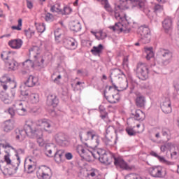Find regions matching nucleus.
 <instances>
[{
	"label": "nucleus",
	"instance_id": "f257e3e1",
	"mask_svg": "<svg viewBox=\"0 0 179 179\" xmlns=\"http://www.w3.org/2000/svg\"><path fill=\"white\" fill-rule=\"evenodd\" d=\"M129 6L131 8H138L140 10L144 12V13L148 14V12H150L149 9L145 7V2L141 0H120L119 5L115 6V10L110 13H114L115 17L117 20L122 19L120 12H124L127 9H129Z\"/></svg>",
	"mask_w": 179,
	"mask_h": 179
},
{
	"label": "nucleus",
	"instance_id": "f03ea898",
	"mask_svg": "<svg viewBox=\"0 0 179 179\" xmlns=\"http://www.w3.org/2000/svg\"><path fill=\"white\" fill-rule=\"evenodd\" d=\"M79 136L85 148L96 149L100 145V136L93 129L86 131L85 129H81Z\"/></svg>",
	"mask_w": 179,
	"mask_h": 179
},
{
	"label": "nucleus",
	"instance_id": "7ed1b4c3",
	"mask_svg": "<svg viewBox=\"0 0 179 179\" xmlns=\"http://www.w3.org/2000/svg\"><path fill=\"white\" fill-rule=\"evenodd\" d=\"M172 58L173 53L170 50L160 48L157 53L156 60L159 65L166 66L170 64Z\"/></svg>",
	"mask_w": 179,
	"mask_h": 179
},
{
	"label": "nucleus",
	"instance_id": "20e7f679",
	"mask_svg": "<svg viewBox=\"0 0 179 179\" xmlns=\"http://www.w3.org/2000/svg\"><path fill=\"white\" fill-rule=\"evenodd\" d=\"M0 86L6 92L8 89H15L17 84L15 80H12L9 76V74H4L0 78Z\"/></svg>",
	"mask_w": 179,
	"mask_h": 179
},
{
	"label": "nucleus",
	"instance_id": "39448f33",
	"mask_svg": "<svg viewBox=\"0 0 179 179\" xmlns=\"http://www.w3.org/2000/svg\"><path fill=\"white\" fill-rule=\"evenodd\" d=\"M91 155L94 159H99L103 164H111L113 162V155H107L105 150H99L96 153L91 152Z\"/></svg>",
	"mask_w": 179,
	"mask_h": 179
},
{
	"label": "nucleus",
	"instance_id": "423d86ee",
	"mask_svg": "<svg viewBox=\"0 0 179 179\" xmlns=\"http://www.w3.org/2000/svg\"><path fill=\"white\" fill-rule=\"evenodd\" d=\"M137 33L141 36L138 41L143 44H149L150 43V29L148 27H140Z\"/></svg>",
	"mask_w": 179,
	"mask_h": 179
},
{
	"label": "nucleus",
	"instance_id": "0eeeda50",
	"mask_svg": "<svg viewBox=\"0 0 179 179\" xmlns=\"http://www.w3.org/2000/svg\"><path fill=\"white\" fill-rule=\"evenodd\" d=\"M136 73L137 78L141 80H146L149 78V68L144 63L139 62L137 64Z\"/></svg>",
	"mask_w": 179,
	"mask_h": 179
},
{
	"label": "nucleus",
	"instance_id": "6e6552de",
	"mask_svg": "<svg viewBox=\"0 0 179 179\" xmlns=\"http://www.w3.org/2000/svg\"><path fill=\"white\" fill-rule=\"evenodd\" d=\"M112 85L113 86H110L108 88L109 92H113V90L115 92H124V90L128 89V80L124 78L117 80L116 82L113 83Z\"/></svg>",
	"mask_w": 179,
	"mask_h": 179
},
{
	"label": "nucleus",
	"instance_id": "1a4fd4ad",
	"mask_svg": "<svg viewBox=\"0 0 179 179\" xmlns=\"http://www.w3.org/2000/svg\"><path fill=\"white\" fill-rule=\"evenodd\" d=\"M27 131L29 133V138L31 139H40L44 135L43 129L36 128L34 123H29V127Z\"/></svg>",
	"mask_w": 179,
	"mask_h": 179
},
{
	"label": "nucleus",
	"instance_id": "9d476101",
	"mask_svg": "<svg viewBox=\"0 0 179 179\" xmlns=\"http://www.w3.org/2000/svg\"><path fill=\"white\" fill-rule=\"evenodd\" d=\"M106 134L105 138H103L105 145L106 146H114L117 143L115 138L113 137L114 135V128L108 127L106 129Z\"/></svg>",
	"mask_w": 179,
	"mask_h": 179
},
{
	"label": "nucleus",
	"instance_id": "9b49d317",
	"mask_svg": "<svg viewBox=\"0 0 179 179\" xmlns=\"http://www.w3.org/2000/svg\"><path fill=\"white\" fill-rule=\"evenodd\" d=\"M114 160V164L116 167H120V169H122V170H127L128 171H131L133 169H135V166L128 165L127 162L124 160V159L120 157H116L115 155H113L112 162Z\"/></svg>",
	"mask_w": 179,
	"mask_h": 179
},
{
	"label": "nucleus",
	"instance_id": "f8f14e48",
	"mask_svg": "<svg viewBox=\"0 0 179 179\" xmlns=\"http://www.w3.org/2000/svg\"><path fill=\"white\" fill-rule=\"evenodd\" d=\"M36 176L37 177H39V178L42 179H51V177H52V173L51 172V169L42 165L38 167V169L36 171Z\"/></svg>",
	"mask_w": 179,
	"mask_h": 179
},
{
	"label": "nucleus",
	"instance_id": "ddd939ff",
	"mask_svg": "<svg viewBox=\"0 0 179 179\" xmlns=\"http://www.w3.org/2000/svg\"><path fill=\"white\" fill-rule=\"evenodd\" d=\"M29 128V122H27L24 126V129H16L15 130V139L19 141H24L26 136H29L30 138V133L27 131Z\"/></svg>",
	"mask_w": 179,
	"mask_h": 179
},
{
	"label": "nucleus",
	"instance_id": "4468645a",
	"mask_svg": "<svg viewBox=\"0 0 179 179\" xmlns=\"http://www.w3.org/2000/svg\"><path fill=\"white\" fill-rule=\"evenodd\" d=\"M150 174L155 178H163L166 176V172L163 174V167L162 166H155L150 168Z\"/></svg>",
	"mask_w": 179,
	"mask_h": 179
},
{
	"label": "nucleus",
	"instance_id": "2eb2a0df",
	"mask_svg": "<svg viewBox=\"0 0 179 179\" xmlns=\"http://www.w3.org/2000/svg\"><path fill=\"white\" fill-rule=\"evenodd\" d=\"M122 76H125V74H124V72L121 71L120 69H114L111 71L110 78V82L113 85V83H115L117 80H120V79H122Z\"/></svg>",
	"mask_w": 179,
	"mask_h": 179
},
{
	"label": "nucleus",
	"instance_id": "dca6fc26",
	"mask_svg": "<svg viewBox=\"0 0 179 179\" xmlns=\"http://www.w3.org/2000/svg\"><path fill=\"white\" fill-rule=\"evenodd\" d=\"M54 138L56 143H57L59 146L65 147L68 145V138L65 134L59 132L55 135Z\"/></svg>",
	"mask_w": 179,
	"mask_h": 179
},
{
	"label": "nucleus",
	"instance_id": "f3484780",
	"mask_svg": "<svg viewBox=\"0 0 179 179\" xmlns=\"http://www.w3.org/2000/svg\"><path fill=\"white\" fill-rule=\"evenodd\" d=\"M63 44L67 50H76L78 48V42L73 38H64Z\"/></svg>",
	"mask_w": 179,
	"mask_h": 179
},
{
	"label": "nucleus",
	"instance_id": "a211bd4d",
	"mask_svg": "<svg viewBox=\"0 0 179 179\" xmlns=\"http://www.w3.org/2000/svg\"><path fill=\"white\" fill-rule=\"evenodd\" d=\"M12 150H14L15 153V157H17V160L15 161V164H13L14 167V171H17L19 169V165L20 164V155H24V149L19 148L16 149L13 147H11Z\"/></svg>",
	"mask_w": 179,
	"mask_h": 179
},
{
	"label": "nucleus",
	"instance_id": "6ab92c4d",
	"mask_svg": "<svg viewBox=\"0 0 179 179\" xmlns=\"http://www.w3.org/2000/svg\"><path fill=\"white\" fill-rule=\"evenodd\" d=\"M46 104L49 107H57L58 104H59V99L57 95L50 94L47 96Z\"/></svg>",
	"mask_w": 179,
	"mask_h": 179
},
{
	"label": "nucleus",
	"instance_id": "aec40b11",
	"mask_svg": "<svg viewBox=\"0 0 179 179\" xmlns=\"http://www.w3.org/2000/svg\"><path fill=\"white\" fill-rule=\"evenodd\" d=\"M108 95H106L107 94V90H104L103 91V96L106 99V100H108V103H110V104H115V103H117V101H118V100H120V97L115 98L114 99L115 96H114V93H113V92H115L114 90L112 91H109L108 90Z\"/></svg>",
	"mask_w": 179,
	"mask_h": 179
},
{
	"label": "nucleus",
	"instance_id": "412c9836",
	"mask_svg": "<svg viewBox=\"0 0 179 179\" xmlns=\"http://www.w3.org/2000/svg\"><path fill=\"white\" fill-rule=\"evenodd\" d=\"M39 122L41 124V127H43V132L46 134H52V130H51V123L48 119H41Z\"/></svg>",
	"mask_w": 179,
	"mask_h": 179
},
{
	"label": "nucleus",
	"instance_id": "4be33fe9",
	"mask_svg": "<svg viewBox=\"0 0 179 179\" xmlns=\"http://www.w3.org/2000/svg\"><path fill=\"white\" fill-rule=\"evenodd\" d=\"M161 108L164 114H170V113H171V102L169 98H166L162 103L161 105Z\"/></svg>",
	"mask_w": 179,
	"mask_h": 179
},
{
	"label": "nucleus",
	"instance_id": "5701e85b",
	"mask_svg": "<svg viewBox=\"0 0 179 179\" xmlns=\"http://www.w3.org/2000/svg\"><path fill=\"white\" fill-rule=\"evenodd\" d=\"M131 115L136 121L142 122L144 121L145 118H146V115L141 109H136L134 113H131Z\"/></svg>",
	"mask_w": 179,
	"mask_h": 179
},
{
	"label": "nucleus",
	"instance_id": "b1692460",
	"mask_svg": "<svg viewBox=\"0 0 179 179\" xmlns=\"http://www.w3.org/2000/svg\"><path fill=\"white\" fill-rule=\"evenodd\" d=\"M8 45L11 48L19 50V48H21L22 45H23V41L20 38L13 39L8 42Z\"/></svg>",
	"mask_w": 179,
	"mask_h": 179
},
{
	"label": "nucleus",
	"instance_id": "393cba45",
	"mask_svg": "<svg viewBox=\"0 0 179 179\" xmlns=\"http://www.w3.org/2000/svg\"><path fill=\"white\" fill-rule=\"evenodd\" d=\"M29 164L27 165V169H26V164H27L26 162L24 164V167L25 169V171L28 174H31V173H34L37 165H36V162H34V161H33L32 159H29Z\"/></svg>",
	"mask_w": 179,
	"mask_h": 179
},
{
	"label": "nucleus",
	"instance_id": "a878e982",
	"mask_svg": "<svg viewBox=\"0 0 179 179\" xmlns=\"http://www.w3.org/2000/svg\"><path fill=\"white\" fill-rule=\"evenodd\" d=\"M162 27L166 33H169L173 29V20H171V18H165L162 22Z\"/></svg>",
	"mask_w": 179,
	"mask_h": 179
},
{
	"label": "nucleus",
	"instance_id": "bb28decb",
	"mask_svg": "<svg viewBox=\"0 0 179 179\" xmlns=\"http://www.w3.org/2000/svg\"><path fill=\"white\" fill-rule=\"evenodd\" d=\"M103 50H104V46L102 44H99L98 46H94L91 50V52L92 55L100 57L103 54Z\"/></svg>",
	"mask_w": 179,
	"mask_h": 179
},
{
	"label": "nucleus",
	"instance_id": "cd10ccee",
	"mask_svg": "<svg viewBox=\"0 0 179 179\" xmlns=\"http://www.w3.org/2000/svg\"><path fill=\"white\" fill-rule=\"evenodd\" d=\"M13 107L15 108V111L18 115H24L26 113H27V110L24 107H23V103L20 102L18 106L13 105Z\"/></svg>",
	"mask_w": 179,
	"mask_h": 179
},
{
	"label": "nucleus",
	"instance_id": "c85d7f7f",
	"mask_svg": "<svg viewBox=\"0 0 179 179\" xmlns=\"http://www.w3.org/2000/svg\"><path fill=\"white\" fill-rule=\"evenodd\" d=\"M76 152L81 157L83 158H85V156H87L88 153H90V155H92V152L89 151L87 149H85V148L82 145H78L76 147Z\"/></svg>",
	"mask_w": 179,
	"mask_h": 179
},
{
	"label": "nucleus",
	"instance_id": "c756f323",
	"mask_svg": "<svg viewBox=\"0 0 179 179\" xmlns=\"http://www.w3.org/2000/svg\"><path fill=\"white\" fill-rule=\"evenodd\" d=\"M37 82H38L37 78L33 76H29L27 82L24 83V85L25 86H27V87H33V86H36V83H37Z\"/></svg>",
	"mask_w": 179,
	"mask_h": 179
},
{
	"label": "nucleus",
	"instance_id": "7c9ffc66",
	"mask_svg": "<svg viewBox=\"0 0 179 179\" xmlns=\"http://www.w3.org/2000/svg\"><path fill=\"white\" fill-rule=\"evenodd\" d=\"M52 152L55 153V147H54V145H52L51 147L50 144H47L45 145V155H46L48 157H54V154H52Z\"/></svg>",
	"mask_w": 179,
	"mask_h": 179
},
{
	"label": "nucleus",
	"instance_id": "2f4dec72",
	"mask_svg": "<svg viewBox=\"0 0 179 179\" xmlns=\"http://www.w3.org/2000/svg\"><path fill=\"white\" fill-rule=\"evenodd\" d=\"M6 65L8 68L9 71H16V69H17V66H19V64L15 61V59L7 62Z\"/></svg>",
	"mask_w": 179,
	"mask_h": 179
},
{
	"label": "nucleus",
	"instance_id": "473e14b6",
	"mask_svg": "<svg viewBox=\"0 0 179 179\" xmlns=\"http://www.w3.org/2000/svg\"><path fill=\"white\" fill-rule=\"evenodd\" d=\"M13 128H15V126L13 125V122L10 121V120L6 121L3 123V131L8 133L10 132V131H13Z\"/></svg>",
	"mask_w": 179,
	"mask_h": 179
},
{
	"label": "nucleus",
	"instance_id": "72a5a7b5",
	"mask_svg": "<svg viewBox=\"0 0 179 179\" xmlns=\"http://www.w3.org/2000/svg\"><path fill=\"white\" fill-rule=\"evenodd\" d=\"M145 103H146V99L143 96H138L136 99V106L138 108H142V107H145Z\"/></svg>",
	"mask_w": 179,
	"mask_h": 179
},
{
	"label": "nucleus",
	"instance_id": "f704fd0d",
	"mask_svg": "<svg viewBox=\"0 0 179 179\" xmlns=\"http://www.w3.org/2000/svg\"><path fill=\"white\" fill-rule=\"evenodd\" d=\"M5 153L6 155H4V162H6V164L8 165L11 164L13 170H15V166H13V164H16V163L10 159V153H9L8 151H5Z\"/></svg>",
	"mask_w": 179,
	"mask_h": 179
},
{
	"label": "nucleus",
	"instance_id": "c9c22d12",
	"mask_svg": "<svg viewBox=\"0 0 179 179\" xmlns=\"http://www.w3.org/2000/svg\"><path fill=\"white\" fill-rule=\"evenodd\" d=\"M70 29L73 31L78 32L82 29V25H80V22H73L71 23Z\"/></svg>",
	"mask_w": 179,
	"mask_h": 179
},
{
	"label": "nucleus",
	"instance_id": "e433bc0d",
	"mask_svg": "<svg viewBox=\"0 0 179 179\" xmlns=\"http://www.w3.org/2000/svg\"><path fill=\"white\" fill-rule=\"evenodd\" d=\"M96 173H97V170L96 169H91L90 171H85L83 174L85 177V179L90 178V177H96Z\"/></svg>",
	"mask_w": 179,
	"mask_h": 179
},
{
	"label": "nucleus",
	"instance_id": "4c0bfd02",
	"mask_svg": "<svg viewBox=\"0 0 179 179\" xmlns=\"http://www.w3.org/2000/svg\"><path fill=\"white\" fill-rule=\"evenodd\" d=\"M145 51L146 53V59L148 61L150 60V58L155 57V53H153V48H145Z\"/></svg>",
	"mask_w": 179,
	"mask_h": 179
},
{
	"label": "nucleus",
	"instance_id": "58836bf2",
	"mask_svg": "<svg viewBox=\"0 0 179 179\" xmlns=\"http://www.w3.org/2000/svg\"><path fill=\"white\" fill-rule=\"evenodd\" d=\"M110 29H112L113 31H120V33L124 31V28H122V24H121V22H116L115 26L110 27Z\"/></svg>",
	"mask_w": 179,
	"mask_h": 179
},
{
	"label": "nucleus",
	"instance_id": "ea45409f",
	"mask_svg": "<svg viewBox=\"0 0 179 179\" xmlns=\"http://www.w3.org/2000/svg\"><path fill=\"white\" fill-rule=\"evenodd\" d=\"M29 100L31 101L32 104H37L40 101V96L38 94H31Z\"/></svg>",
	"mask_w": 179,
	"mask_h": 179
},
{
	"label": "nucleus",
	"instance_id": "a19ab883",
	"mask_svg": "<svg viewBox=\"0 0 179 179\" xmlns=\"http://www.w3.org/2000/svg\"><path fill=\"white\" fill-rule=\"evenodd\" d=\"M63 156L64 155L61 151H56L54 153L53 157L57 163H59V162H62Z\"/></svg>",
	"mask_w": 179,
	"mask_h": 179
},
{
	"label": "nucleus",
	"instance_id": "79ce46f5",
	"mask_svg": "<svg viewBox=\"0 0 179 179\" xmlns=\"http://www.w3.org/2000/svg\"><path fill=\"white\" fill-rule=\"evenodd\" d=\"M101 3L104 5L106 10L109 12V13H113V8L111 6H110V3H108V0H101Z\"/></svg>",
	"mask_w": 179,
	"mask_h": 179
},
{
	"label": "nucleus",
	"instance_id": "37998d69",
	"mask_svg": "<svg viewBox=\"0 0 179 179\" xmlns=\"http://www.w3.org/2000/svg\"><path fill=\"white\" fill-rule=\"evenodd\" d=\"M31 95V92L30 90H21V96L25 99V100H29L30 99V96Z\"/></svg>",
	"mask_w": 179,
	"mask_h": 179
},
{
	"label": "nucleus",
	"instance_id": "c03bdc74",
	"mask_svg": "<svg viewBox=\"0 0 179 179\" xmlns=\"http://www.w3.org/2000/svg\"><path fill=\"white\" fill-rule=\"evenodd\" d=\"M98 36H96V40H104L107 37V34L106 32H103V30H100L99 31H97Z\"/></svg>",
	"mask_w": 179,
	"mask_h": 179
},
{
	"label": "nucleus",
	"instance_id": "a18cd8bd",
	"mask_svg": "<svg viewBox=\"0 0 179 179\" xmlns=\"http://www.w3.org/2000/svg\"><path fill=\"white\" fill-rule=\"evenodd\" d=\"M50 12H57V13H61V15H62V13H64V11L60 8L59 5L57 6H52L50 8Z\"/></svg>",
	"mask_w": 179,
	"mask_h": 179
},
{
	"label": "nucleus",
	"instance_id": "49530a36",
	"mask_svg": "<svg viewBox=\"0 0 179 179\" xmlns=\"http://www.w3.org/2000/svg\"><path fill=\"white\" fill-rule=\"evenodd\" d=\"M126 132L129 136H135L136 135V131L131 127H127L126 128Z\"/></svg>",
	"mask_w": 179,
	"mask_h": 179
},
{
	"label": "nucleus",
	"instance_id": "de8ad7c7",
	"mask_svg": "<svg viewBox=\"0 0 179 179\" xmlns=\"http://www.w3.org/2000/svg\"><path fill=\"white\" fill-rule=\"evenodd\" d=\"M1 99L4 104H11L12 101H13V98H10V96L5 97L3 95L1 96Z\"/></svg>",
	"mask_w": 179,
	"mask_h": 179
},
{
	"label": "nucleus",
	"instance_id": "09e8293b",
	"mask_svg": "<svg viewBox=\"0 0 179 179\" xmlns=\"http://www.w3.org/2000/svg\"><path fill=\"white\" fill-rule=\"evenodd\" d=\"M9 54H15V52H12V51H3L1 54V58H2L3 60L6 59L7 61L9 60Z\"/></svg>",
	"mask_w": 179,
	"mask_h": 179
},
{
	"label": "nucleus",
	"instance_id": "8fccbe9b",
	"mask_svg": "<svg viewBox=\"0 0 179 179\" xmlns=\"http://www.w3.org/2000/svg\"><path fill=\"white\" fill-rule=\"evenodd\" d=\"M158 160L160 163H163L164 164H167V166H171L173 162L167 161L164 157L158 156Z\"/></svg>",
	"mask_w": 179,
	"mask_h": 179
},
{
	"label": "nucleus",
	"instance_id": "3c124183",
	"mask_svg": "<svg viewBox=\"0 0 179 179\" xmlns=\"http://www.w3.org/2000/svg\"><path fill=\"white\" fill-rule=\"evenodd\" d=\"M124 179H143V178L135 173H129L124 177Z\"/></svg>",
	"mask_w": 179,
	"mask_h": 179
},
{
	"label": "nucleus",
	"instance_id": "603ef678",
	"mask_svg": "<svg viewBox=\"0 0 179 179\" xmlns=\"http://www.w3.org/2000/svg\"><path fill=\"white\" fill-rule=\"evenodd\" d=\"M38 51H40V48L38 46H33L29 49V55H31V53L38 55Z\"/></svg>",
	"mask_w": 179,
	"mask_h": 179
},
{
	"label": "nucleus",
	"instance_id": "864d4df0",
	"mask_svg": "<svg viewBox=\"0 0 179 179\" xmlns=\"http://www.w3.org/2000/svg\"><path fill=\"white\" fill-rule=\"evenodd\" d=\"M23 66L25 68H33V62L30 59H27L22 63Z\"/></svg>",
	"mask_w": 179,
	"mask_h": 179
},
{
	"label": "nucleus",
	"instance_id": "5fc2aeb1",
	"mask_svg": "<svg viewBox=\"0 0 179 179\" xmlns=\"http://www.w3.org/2000/svg\"><path fill=\"white\" fill-rule=\"evenodd\" d=\"M22 22V19H19L18 20V24H17V26H12L11 27L12 30H18V31L22 30V27H21Z\"/></svg>",
	"mask_w": 179,
	"mask_h": 179
},
{
	"label": "nucleus",
	"instance_id": "6e6d98bb",
	"mask_svg": "<svg viewBox=\"0 0 179 179\" xmlns=\"http://www.w3.org/2000/svg\"><path fill=\"white\" fill-rule=\"evenodd\" d=\"M163 10L162 6L159 4H155L154 6V12L155 13H159V12H162Z\"/></svg>",
	"mask_w": 179,
	"mask_h": 179
},
{
	"label": "nucleus",
	"instance_id": "4d7b16f0",
	"mask_svg": "<svg viewBox=\"0 0 179 179\" xmlns=\"http://www.w3.org/2000/svg\"><path fill=\"white\" fill-rule=\"evenodd\" d=\"M8 113L11 116V118H13V117H15V114L16 113V109H15V107H10L8 109Z\"/></svg>",
	"mask_w": 179,
	"mask_h": 179
},
{
	"label": "nucleus",
	"instance_id": "13d9d810",
	"mask_svg": "<svg viewBox=\"0 0 179 179\" xmlns=\"http://www.w3.org/2000/svg\"><path fill=\"white\" fill-rule=\"evenodd\" d=\"M71 12H72V8H71L70 7H64L63 13H62V15H69Z\"/></svg>",
	"mask_w": 179,
	"mask_h": 179
},
{
	"label": "nucleus",
	"instance_id": "bf43d9fd",
	"mask_svg": "<svg viewBox=\"0 0 179 179\" xmlns=\"http://www.w3.org/2000/svg\"><path fill=\"white\" fill-rule=\"evenodd\" d=\"M162 134L163 135V136H169V134H170V129H167V128H164L162 129Z\"/></svg>",
	"mask_w": 179,
	"mask_h": 179
},
{
	"label": "nucleus",
	"instance_id": "052dcab7",
	"mask_svg": "<svg viewBox=\"0 0 179 179\" xmlns=\"http://www.w3.org/2000/svg\"><path fill=\"white\" fill-rule=\"evenodd\" d=\"M37 30L38 33H44L45 31V26L44 24L39 25L37 27Z\"/></svg>",
	"mask_w": 179,
	"mask_h": 179
},
{
	"label": "nucleus",
	"instance_id": "680f3d73",
	"mask_svg": "<svg viewBox=\"0 0 179 179\" xmlns=\"http://www.w3.org/2000/svg\"><path fill=\"white\" fill-rule=\"evenodd\" d=\"M24 33L28 38H31V33L30 32V29H25Z\"/></svg>",
	"mask_w": 179,
	"mask_h": 179
},
{
	"label": "nucleus",
	"instance_id": "e2e57ef3",
	"mask_svg": "<svg viewBox=\"0 0 179 179\" xmlns=\"http://www.w3.org/2000/svg\"><path fill=\"white\" fill-rule=\"evenodd\" d=\"M65 157L67 160H72L73 155L71 152H67L65 154Z\"/></svg>",
	"mask_w": 179,
	"mask_h": 179
},
{
	"label": "nucleus",
	"instance_id": "0e129e2a",
	"mask_svg": "<svg viewBox=\"0 0 179 179\" xmlns=\"http://www.w3.org/2000/svg\"><path fill=\"white\" fill-rule=\"evenodd\" d=\"M45 19L46 22L51 20V19H52V14H51L50 13H46Z\"/></svg>",
	"mask_w": 179,
	"mask_h": 179
},
{
	"label": "nucleus",
	"instance_id": "69168bd1",
	"mask_svg": "<svg viewBox=\"0 0 179 179\" xmlns=\"http://www.w3.org/2000/svg\"><path fill=\"white\" fill-rule=\"evenodd\" d=\"M49 113L51 117H57V112H55V110L52 109L49 111Z\"/></svg>",
	"mask_w": 179,
	"mask_h": 179
},
{
	"label": "nucleus",
	"instance_id": "338daca9",
	"mask_svg": "<svg viewBox=\"0 0 179 179\" xmlns=\"http://www.w3.org/2000/svg\"><path fill=\"white\" fill-rule=\"evenodd\" d=\"M27 5L29 9H31L33 8V3L29 0H27Z\"/></svg>",
	"mask_w": 179,
	"mask_h": 179
},
{
	"label": "nucleus",
	"instance_id": "774afa93",
	"mask_svg": "<svg viewBox=\"0 0 179 179\" xmlns=\"http://www.w3.org/2000/svg\"><path fill=\"white\" fill-rule=\"evenodd\" d=\"M167 149L168 148H167V147H166L165 144L162 145L160 147V150H161V152H166V150H167Z\"/></svg>",
	"mask_w": 179,
	"mask_h": 179
}]
</instances>
